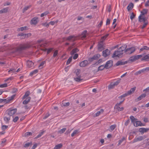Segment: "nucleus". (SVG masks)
Wrapping results in <instances>:
<instances>
[{"mask_svg":"<svg viewBox=\"0 0 149 149\" xmlns=\"http://www.w3.org/2000/svg\"><path fill=\"white\" fill-rule=\"evenodd\" d=\"M17 111V109L16 108L14 109H10L7 110L6 111V114L8 116H11L14 114Z\"/></svg>","mask_w":149,"mask_h":149,"instance_id":"nucleus-1","label":"nucleus"},{"mask_svg":"<svg viewBox=\"0 0 149 149\" xmlns=\"http://www.w3.org/2000/svg\"><path fill=\"white\" fill-rule=\"evenodd\" d=\"M15 95H13L10 97L8 98L7 99H0V103H2L3 102H5L6 103H7L9 102L10 101L13 100L15 97Z\"/></svg>","mask_w":149,"mask_h":149,"instance_id":"nucleus-2","label":"nucleus"},{"mask_svg":"<svg viewBox=\"0 0 149 149\" xmlns=\"http://www.w3.org/2000/svg\"><path fill=\"white\" fill-rule=\"evenodd\" d=\"M27 48V46L24 44H20L17 48V50L18 51H21L26 49Z\"/></svg>","mask_w":149,"mask_h":149,"instance_id":"nucleus-3","label":"nucleus"},{"mask_svg":"<svg viewBox=\"0 0 149 149\" xmlns=\"http://www.w3.org/2000/svg\"><path fill=\"white\" fill-rule=\"evenodd\" d=\"M77 37L74 35H71L66 38V40L69 41L73 42L77 40Z\"/></svg>","mask_w":149,"mask_h":149,"instance_id":"nucleus-4","label":"nucleus"},{"mask_svg":"<svg viewBox=\"0 0 149 149\" xmlns=\"http://www.w3.org/2000/svg\"><path fill=\"white\" fill-rule=\"evenodd\" d=\"M100 57V55L97 54L94 55L92 57L89 58L88 61L90 62H92L95 60L97 59Z\"/></svg>","mask_w":149,"mask_h":149,"instance_id":"nucleus-5","label":"nucleus"},{"mask_svg":"<svg viewBox=\"0 0 149 149\" xmlns=\"http://www.w3.org/2000/svg\"><path fill=\"white\" fill-rule=\"evenodd\" d=\"M123 54V53L119 52L118 50L116 51L113 53L112 57L113 58L115 57H121L122 56Z\"/></svg>","mask_w":149,"mask_h":149,"instance_id":"nucleus-6","label":"nucleus"},{"mask_svg":"<svg viewBox=\"0 0 149 149\" xmlns=\"http://www.w3.org/2000/svg\"><path fill=\"white\" fill-rule=\"evenodd\" d=\"M146 138L145 136H140L137 137H135L133 140L132 143H134L138 141H140Z\"/></svg>","mask_w":149,"mask_h":149,"instance_id":"nucleus-7","label":"nucleus"},{"mask_svg":"<svg viewBox=\"0 0 149 149\" xmlns=\"http://www.w3.org/2000/svg\"><path fill=\"white\" fill-rule=\"evenodd\" d=\"M104 49L103 42L101 41L98 43L97 49L99 51L101 52Z\"/></svg>","mask_w":149,"mask_h":149,"instance_id":"nucleus-8","label":"nucleus"},{"mask_svg":"<svg viewBox=\"0 0 149 149\" xmlns=\"http://www.w3.org/2000/svg\"><path fill=\"white\" fill-rule=\"evenodd\" d=\"M135 49L134 47H132L127 49L125 52L127 54H130L135 51Z\"/></svg>","mask_w":149,"mask_h":149,"instance_id":"nucleus-9","label":"nucleus"},{"mask_svg":"<svg viewBox=\"0 0 149 149\" xmlns=\"http://www.w3.org/2000/svg\"><path fill=\"white\" fill-rule=\"evenodd\" d=\"M106 67V69L110 68L113 65V61L112 60L108 61L105 65Z\"/></svg>","mask_w":149,"mask_h":149,"instance_id":"nucleus-10","label":"nucleus"},{"mask_svg":"<svg viewBox=\"0 0 149 149\" xmlns=\"http://www.w3.org/2000/svg\"><path fill=\"white\" fill-rule=\"evenodd\" d=\"M110 53V51L108 49H106L102 52L103 56L105 57H106L109 55Z\"/></svg>","mask_w":149,"mask_h":149,"instance_id":"nucleus-11","label":"nucleus"},{"mask_svg":"<svg viewBox=\"0 0 149 149\" xmlns=\"http://www.w3.org/2000/svg\"><path fill=\"white\" fill-rule=\"evenodd\" d=\"M38 18L36 17H35L33 18L31 21V24H36L38 22Z\"/></svg>","mask_w":149,"mask_h":149,"instance_id":"nucleus-12","label":"nucleus"},{"mask_svg":"<svg viewBox=\"0 0 149 149\" xmlns=\"http://www.w3.org/2000/svg\"><path fill=\"white\" fill-rule=\"evenodd\" d=\"M114 109L118 111H122L124 110V108L123 107H120V105H118V104H116L114 107Z\"/></svg>","mask_w":149,"mask_h":149,"instance_id":"nucleus-13","label":"nucleus"},{"mask_svg":"<svg viewBox=\"0 0 149 149\" xmlns=\"http://www.w3.org/2000/svg\"><path fill=\"white\" fill-rule=\"evenodd\" d=\"M88 64V61L86 60H85L80 63V66L81 67H84L87 66Z\"/></svg>","mask_w":149,"mask_h":149,"instance_id":"nucleus-14","label":"nucleus"},{"mask_svg":"<svg viewBox=\"0 0 149 149\" xmlns=\"http://www.w3.org/2000/svg\"><path fill=\"white\" fill-rule=\"evenodd\" d=\"M148 130V128L142 127L139 129V131L141 133V134H143L144 132H147Z\"/></svg>","mask_w":149,"mask_h":149,"instance_id":"nucleus-15","label":"nucleus"},{"mask_svg":"<svg viewBox=\"0 0 149 149\" xmlns=\"http://www.w3.org/2000/svg\"><path fill=\"white\" fill-rule=\"evenodd\" d=\"M26 65L28 67L30 68L33 66L34 63L31 61L28 60L26 62Z\"/></svg>","mask_w":149,"mask_h":149,"instance_id":"nucleus-16","label":"nucleus"},{"mask_svg":"<svg viewBox=\"0 0 149 149\" xmlns=\"http://www.w3.org/2000/svg\"><path fill=\"white\" fill-rule=\"evenodd\" d=\"M127 45H122L120 47L119 49H118V52H122L123 51H125L126 48L127 47Z\"/></svg>","mask_w":149,"mask_h":149,"instance_id":"nucleus-17","label":"nucleus"},{"mask_svg":"<svg viewBox=\"0 0 149 149\" xmlns=\"http://www.w3.org/2000/svg\"><path fill=\"white\" fill-rule=\"evenodd\" d=\"M139 21L140 22H147L146 18L140 15L139 17Z\"/></svg>","mask_w":149,"mask_h":149,"instance_id":"nucleus-18","label":"nucleus"},{"mask_svg":"<svg viewBox=\"0 0 149 149\" xmlns=\"http://www.w3.org/2000/svg\"><path fill=\"white\" fill-rule=\"evenodd\" d=\"M87 34V31L86 30L84 31L81 33V38L84 39L86 37V34Z\"/></svg>","mask_w":149,"mask_h":149,"instance_id":"nucleus-19","label":"nucleus"},{"mask_svg":"<svg viewBox=\"0 0 149 149\" xmlns=\"http://www.w3.org/2000/svg\"><path fill=\"white\" fill-rule=\"evenodd\" d=\"M134 125L136 127L138 126H142L144 125V124H143L141 123V121H137L136 122V125L134 123Z\"/></svg>","mask_w":149,"mask_h":149,"instance_id":"nucleus-20","label":"nucleus"},{"mask_svg":"<svg viewBox=\"0 0 149 149\" xmlns=\"http://www.w3.org/2000/svg\"><path fill=\"white\" fill-rule=\"evenodd\" d=\"M146 94L145 93L142 94L139 96L136 99L137 101L141 100L142 99L145 98L146 96Z\"/></svg>","mask_w":149,"mask_h":149,"instance_id":"nucleus-21","label":"nucleus"},{"mask_svg":"<svg viewBox=\"0 0 149 149\" xmlns=\"http://www.w3.org/2000/svg\"><path fill=\"white\" fill-rule=\"evenodd\" d=\"M28 29V27L27 26H24L18 28L17 31H23L24 30H27Z\"/></svg>","mask_w":149,"mask_h":149,"instance_id":"nucleus-22","label":"nucleus"},{"mask_svg":"<svg viewBox=\"0 0 149 149\" xmlns=\"http://www.w3.org/2000/svg\"><path fill=\"white\" fill-rule=\"evenodd\" d=\"M31 97H29L26 98L25 100H24L22 102L24 104H26L30 101Z\"/></svg>","mask_w":149,"mask_h":149,"instance_id":"nucleus-23","label":"nucleus"},{"mask_svg":"<svg viewBox=\"0 0 149 149\" xmlns=\"http://www.w3.org/2000/svg\"><path fill=\"white\" fill-rule=\"evenodd\" d=\"M8 7H7L2 9L0 10V14L6 13L8 11Z\"/></svg>","mask_w":149,"mask_h":149,"instance_id":"nucleus-24","label":"nucleus"},{"mask_svg":"<svg viewBox=\"0 0 149 149\" xmlns=\"http://www.w3.org/2000/svg\"><path fill=\"white\" fill-rule=\"evenodd\" d=\"M104 68L106 69V67L105 66V65H102L98 67L97 68V70L98 71L102 70Z\"/></svg>","mask_w":149,"mask_h":149,"instance_id":"nucleus-25","label":"nucleus"},{"mask_svg":"<svg viewBox=\"0 0 149 149\" xmlns=\"http://www.w3.org/2000/svg\"><path fill=\"white\" fill-rule=\"evenodd\" d=\"M130 118L132 122L134 124V123H136L137 120V118H135L132 116H130Z\"/></svg>","mask_w":149,"mask_h":149,"instance_id":"nucleus-26","label":"nucleus"},{"mask_svg":"<svg viewBox=\"0 0 149 149\" xmlns=\"http://www.w3.org/2000/svg\"><path fill=\"white\" fill-rule=\"evenodd\" d=\"M30 91H26L25 93V94L24 95V96H23V98H22V99L23 100L25 98L28 97V96L30 95Z\"/></svg>","mask_w":149,"mask_h":149,"instance_id":"nucleus-27","label":"nucleus"},{"mask_svg":"<svg viewBox=\"0 0 149 149\" xmlns=\"http://www.w3.org/2000/svg\"><path fill=\"white\" fill-rule=\"evenodd\" d=\"M79 51V50L77 48H76L72 50L70 52V54L71 55H73Z\"/></svg>","mask_w":149,"mask_h":149,"instance_id":"nucleus-28","label":"nucleus"},{"mask_svg":"<svg viewBox=\"0 0 149 149\" xmlns=\"http://www.w3.org/2000/svg\"><path fill=\"white\" fill-rule=\"evenodd\" d=\"M103 111L104 110L103 109H101L100 111H97V113H95L94 116L95 117L98 116L100 115L101 113H102Z\"/></svg>","mask_w":149,"mask_h":149,"instance_id":"nucleus-29","label":"nucleus"},{"mask_svg":"<svg viewBox=\"0 0 149 149\" xmlns=\"http://www.w3.org/2000/svg\"><path fill=\"white\" fill-rule=\"evenodd\" d=\"M133 7V4L132 3H130L127 6V8L128 11L132 10Z\"/></svg>","mask_w":149,"mask_h":149,"instance_id":"nucleus-30","label":"nucleus"},{"mask_svg":"<svg viewBox=\"0 0 149 149\" xmlns=\"http://www.w3.org/2000/svg\"><path fill=\"white\" fill-rule=\"evenodd\" d=\"M63 145L61 143L56 145L54 148V149H59L62 147Z\"/></svg>","mask_w":149,"mask_h":149,"instance_id":"nucleus-31","label":"nucleus"},{"mask_svg":"<svg viewBox=\"0 0 149 149\" xmlns=\"http://www.w3.org/2000/svg\"><path fill=\"white\" fill-rule=\"evenodd\" d=\"M10 116H8L7 114V115L4 118V120L5 121L8 122L9 120H10Z\"/></svg>","mask_w":149,"mask_h":149,"instance_id":"nucleus-32","label":"nucleus"},{"mask_svg":"<svg viewBox=\"0 0 149 149\" xmlns=\"http://www.w3.org/2000/svg\"><path fill=\"white\" fill-rule=\"evenodd\" d=\"M126 139V138H125L124 137H123L120 140L118 141V146H119V145H120Z\"/></svg>","mask_w":149,"mask_h":149,"instance_id":"nucleus-33","label":"nucleus"},{"mask_svg":"<svg viewBox=\"0 0 149 149\" xmlns=\"http://www.w3.org/2000/svg\"><path fill=\"white\" fill-rule=\"evenodd\" d=\"M130 61L133 62L136 60V57L135 56H134L130 57L129 59Z\"/></svg>","mask_w":149,"mask_h":149,"instance_id":"nucleus-34","label":"nucleus"},{"mask_svg":"<svg viewBox=\"0 0 149 149\" xmlns=\"http://www.w3.org/2000/svg\"><path fill=\"white\" fill-rule=\"evenodd\" d=\"M32 145V143L31 142H28L26 143L24 145V147L25 148H28L29 146H31Z\"/></svg>","mask_w":149,"mask_h":149,"instance_id":"nucleus-35","label":"nucleus"},{"mask_svg":"<svg viewBox=\"0 0 149 149\" xmlns=\"http://www.w3.org/2000/svg\"><path fill=\"white\" fill-rule=\"evenodd\" d=\"M148 12V10L146 9H144L142 11L141 13V15H143L146 14Z\"/></svg>","mask_w":149,"mask_h":149,"instance_id":"nucleus-36","label":"nucleus"},{"mask_svg":"<svg viewBox=\"0 0 149 149\" xmlns=\"http://www.w3.org/2000/svg\"><path fill=\"white\" fill-rule=\"evenodd\" d=\"M144 71H145L144 70L142 69L141 70H140L139 71H138L136 72H135L134 73V74L135 75H139V74H141L142 72H143Z\"/></svg>","mask_w":149,"mask_h":149,"instance_id":"nucleus-37","label":"nucleus"},{"mask_svg":"<svg viewBox=\"0 0 149 149\" xmlns=\"http://www.w3.org/2000/svg\"><path fill=\"white\" fill-rule=\"evenodd\" d=\"M116 86L113 83H111L108 86V88L109 89L113 88Z\"/></svg>","mask_w":149,"mask_h":149,"instance_id":"nucleus-38","label":"nucleus"},{"mask_svg":"<svg viewBox=\"0 0 149 149\" xmlns=\"http://www.w3.org/2000/svg\"><path fill=\"white\" fill-rule=\"evenodd\" d=\"M38 71V70L37 69H36L33 71L31 72L30 73V76H32L33 74H35L37 73Z\"/></svg>","mask_w":149,"mask_h":149,"instance_id":"nucleus-39","label":"nucleus"},{"mask_svg":"<svg viewBox=\"0 0 149 149\" xmlns=\"http://www.w3.org/2000/svg\"><path fill=\"white\" fill-rule=\"evenodd\" d=\"M149 59V54H147L144 56L143 58H142L141 60L142 61L145 60L147 59Z\"/></svg>","mask_w":149,"mask_h":149,"instance_id":"nucleus-40","label":"nucleus"},{"mask_svg":"<svg viewBox=\"0 0 149 149\" xmlns=\"http://www.w3.org/2000/svg\"><path fill=\"white\" fill-rule=\"evenodd\" d=\"M53 49V48H50L49 49L46 48L44 50L45 51H47V54H48L49 53H50Z\"/></svg>","mask_w":149,"mask_h":149,"instance_id":"nucleus-41","label":"nucleus"},{"mask_svg":"<svg viewBox=\"0 0 149 149\" xmlns=\"http://www.w3.org/2000/svg\"><path fill=\"white\" fill-rule=\"evenodd\" d=\"M46 62L45 61H42L39 66V68L40 69H41L43 68V66L45 63Z\"/></svg>","mask_w":149,"mask_h":149,"instance_id":"nucleus-42","label":"nucleus"},{"mask_svg":"<svg viewBox=\"0 0 149 149\" xmlns=\"http://www.w3.org/2000/svg\"><path fill=\"white\" fill-rule=\"evenodd\" d=\"M70 104L69 102H63L62 104V107H67L69 106Z\"/></svg>","mask_w":149,"mask_h":149,"instance_id":"nucleus-43","label":"nucleus"},{"mask_svg":"<svg viewBox=\"0 0 149 149\" xmlns=\"http://www.w3.org/2000/svg\"><path fill=\"white\" fill-rule=\"evenodd\" d=\"M129 95L128 94H127V92L123 94V95H121L119 97V98H120L121 99H122V98L125 97Z\"/></svg>","mask_w":149,"mask_h":149,"instance_id":"nucleus-44","label":"nucleus"},{"mask_svg":"<svg viewBox=\"0 0 149 149\" xmlns=\"http://www.w3.org/2000/svg\"><path fill=\"white\" fill-rule=\"evenodd\" d=\"M66 130V128H63L59 131H58V133L60 134H62Z\"/></svg>","mask_w":149,"mask_h":149,"instance_id":"nucleus-45","label":"nucleus"},{"mask_svg":"<svg viewBox=\"0 0 149 149\" xmlns=\"http://www.w3.org/2000/svg\"><path fill=\"white\" fill-rule=\"evenodd\" d=\"M121 79H118L116 82L113 83L115 86H117L120 82Z\"/></svg>","mask_w":149,"mask_h":149,"instance_id":"nucleus-46","label":"nucleus"},{"mask_svg":"<svg viewBox=\"0 0 149 149\" xmlns=\"http://www.w3.org/2000/svg\"><path fill=\"white\" fill-rule=\"evenodd\" d=\"M116 66L124 65V63H123V62L121 61H118L116 64Z\"/></svg>","mask_w":149,"mask_h":149,"instance_id":"nucleus-47","label":"nucleus"},{"mask_svg":"<svg viewBox=\"0 0 149 149\" xmlns=\"http://www.w3.org/2000/svg\"><path fill=\"white\" fill-rule=\"evenodd\" d=\"M49 13V12L48 11H46L44 13H42L40 15V17H42L45 16H46L47 14Z\"/></svg>","mask_w":149,"mask_h":149,"instance_id":"nucleus-48","label":"nucleus"},{"mask_svg":"<svg viewBox=\"0 0 149 149\" xmlns=\"http://www.w3.org/2000/svg\"><path fill=\"white\" fill-rule=\"evenodd\" d=\"M72 56H70V57L68 59L67 62H66V65H68L71 62L72 60Z\"/></svg>","mask_w":149,"mask_h":149,"instance_id":"nucleus-49","label":"nucleus"},{"mask_svg":"<svg viewBox=\"0 0 149 149\" xmlns=\"http://www.w3.org/2000/svg\"><path fill=\"white\" fill-rule=\"evenodd\" d=\"M31 7V5H30L29 6H28L26 7H25L23 10V12L24 13L26 11L28 10L29 8H30Z\"/></svg>","mask_w":149,"mask_h":149,"instance_id":"nucleus-50","label":"nucleus"},{"mask_svg":"<svg viewBox=\"0 0 149 149\" xmlns=\"http://www.w3.org/2000/svg\"><path fill=\"white\" fill-rule=\"evenodd\" d=\"M74 80L77 82H79L82 79H80V77L79 76L77 77L74 78Z\"/></svg>","mask_w":149,"mask_h":149,"instance_id":"nucleus-51","label":"nucleus"},{"mask_svg":"<svg viewBox=\"0 0 149 149\" xmlns=\"http://www.w3.org/2000/svg\"><path fill=\"white\" fill-rule=\"evenodd\" d=\"M116 125H111L110 126V130L111 131H113L115 128L116 127Z\"/></svg>","mask_w":149,"mask_h":149,"instance_id":"nucleus-52","label":"nucleus"},{"mask_svg":"<svg viewBox=\"0 0 149 149\" xmlns=\"http://www.w3.org/2000/svg\"><path fill=\"white\" fill-rule=\"evenodd\" d=\"M32 133L30 132H26L25 134V136L26 137H28L29 136L31 135Z\"/></svg>","mask_w":149,"mask_h":149,"instance_id":"nucleus-53","label":"nucleus"},{"mask_svg":"<svg viewBox=\"0 0 149 149\" xmlns=\"http://www.w3.org/2000/svg\"><path fill=\"white\" fill-rule=\"evenodd\" d=\"M31 34L30 33H28V34H25L24 37L23 38H22L23 39H24L25 38H27L31 36Z\"/></svg>","mask_w":149,"mask_h":149,"instance_id":"nucleus-54","label":"nucleus"},{"mask_svg":"<svg viewBox=\"0 0 149 149\" xmlns=\"http://www.w3.org/2000/svg\"><path fill=\"white\" fill-rule=\"evenodd\" d=\"M78 132V131L76 130L74 131L73 133L71 134V136L72 137H73L75 134H77Z\"/></svg>","mask_w":149,"mask_h":149,"instance_id":"nucleus-55","label":"nucleus"},{"mask_svg":"<svg viewBox=\"0 0 149 149\" xmlns=\"http://www.w3.org/2000/svg\"><path fill=\"white\" fill-rule=\"evenodd\" d=\"M7 84L6 83L4 84H3L0 85V88H4L6 87L7 86Z\"/></svg>","mask_w":149,"mask_h":149,"instance_id":"nucleus-56","label":"nucleus"},{"mask_svg":"<svg viewBox=\"0 0 149 149\" xmlns=\"http://www.w3.org/2000/svg\"><path fill=\"white\" fill-rule=\"evenodd\" d=\"M111 19H110L107 18L106 20V25H109L110 23Z\"/></svg>","mask_w":149,"mask_h":149,"instance_id":"nucleus-57","label":"nucleus"},{"mask_svg":"<svg viewBox=\"0 0 149 149\" xmlns=\"http://www.w3.org/2000/svg\"><path fill=\"white\" fill-rule=\"evenodd\" d=\"M58 51L57 50H55L54 53L53 57H54L56 56L58 54Z\"/></svg>","mask_w":149,"mask_h":149,"instance_id":"nucleus-58","label":"nucleus"},{"mask_svg":"<svg viewBox=\"0 0 149 149\" xmlns=\"http://www.w3.org/2000/svg\"><path fill=\"white\" fill-rule=\"evenodd\" d=\"M135 17V15H134V14L132 13H131L130 18V19L132 20Z\"/></svg>","mask_w":149,"mask_h":149,"instance_id":"nucleus-59","label":"nucleus"},{"mask_svg":"<svg viewBox=\"0 0 149 149\" xmlns=\"http://www.w3.org/2000/svg\"><path fill=\"white\" fill-rule=\"evenodd\" d=\"M130 122V120L129 119H127L125 122L124 125L125 126H127L129 124Z\"/></svg>","mask_w":149,"mask_h":149,"instance_id":"nucleus-60","label":"nucleus"},{"mask_svg":"<svg viewBox=\"0 0 149 149\" xmlns=\"http://www.w3.org/2000/svg\"><path fill=\"white\" fill-rule=\"evenodd\" d=\"M50 116V114L48 113H47L45 116L43 118V119H45Z\"/></svg>","mask_w":149,"mask_h":149,"instance_id":"nucleus-61","label":"nucleus"},{"mask_svg":"<svg viewBox=\"0 0 149 149\" xmlns=\"http://www.w3.org/2000/svg\"><path fill=\"white\" fill-rule=\"evenodd\" d=\"M148 23V22L147 21L146 22H144L143 25L141 27V28L142 29H143L144 28H145V27L146 26V25Z\"/></svg>","mask_w":149,"mask_h":149,"instance_id":"nucleus-62","label":"nucleus"},{"mask_svg":"<svg viewBox=\"0 0 149 149\" xmlns=\"http://www.w3.org/2000/svg\"><path fill=\"white\" fill-rule=\"evenodd\" d=\"M136 60L139 59L140 58L142 57V55H137L135 56Z\"/></svg>","mask_w":149,"mask_h":149,"instance_id":"nucleus-63","label":"nucleus"},{"mask_svg":"<svg viewBox=\"0 0 149 149\" xmlns=\"http://www.w3.org/2000/svg\"><path fill=\"white\" fill-rule=\"evenodd\" d=\"M19 119V117L17 116L16 117H15L13 119V122H16Z\"/></svg>","mask_w":149,"mask_h":149,"instance_id":"nucleus-64","label":"nucleus"}]
</instances>
